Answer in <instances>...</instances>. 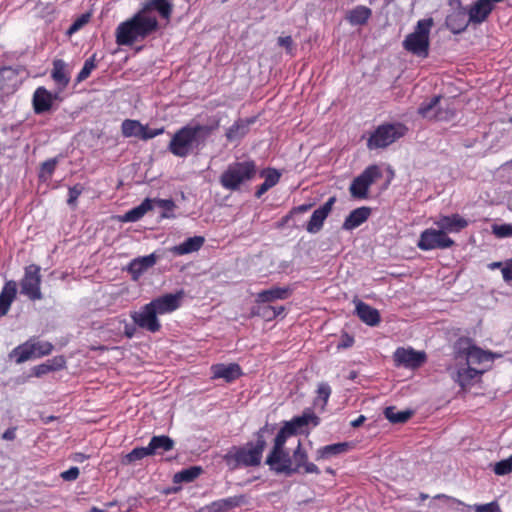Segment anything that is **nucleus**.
I'll use <instances>...</instances> for the list:
<instances>
[{"instance_id": "1", "label": "nucleus", "mask_w": 512, "mask_h": 512, "mask_svg": "<svg viewBox=\"0 0 512 512\" xmlns=\"http://www.w3.org/2000/svg\"><path fill=\"white\" fill-rule=\"evenodd\" d=\"M275 425L266 423L253 434V440L248 441L243 446H234L224 456L228 465L234 463L235 466L257 467L262 462L263 452L267 447L268 438L273 435Z\"/></svg>"}, {"instance_id": "2", "label": "nucleus", "mask_w": 512, "mask_h": 512, "mask_svg": "<svg viewBox=\"0 0 512 512\" xmlns=\"http://www.w3.org/2000/svg\"><path fill=\"white\" fill-rule=\"evenodd\" d=\"M218 126H209L202 124H187L173 134L168 150L171 154L179 158H186L194 151H198L205 144L213 130Z\"/></svg>"}, {"instance_id": "3", "label": "nucleus", "mask_w": 512, "mask_h": 512, "mask_svg": "<svg viewBox=\"0 0 512 512\" xmlns=\"http://www.w3.org/2000/svg\"><path fill=\"white\" fill-rule=\"evenodd\" d=\"M159 27L156 17L143 15L139 11L132 18L120 23L116 29V43L131 46L138 40H144Z\"/></svg>"}, {"instance_id": "4", "label": "nucleus", "mask_w": 512, "mask_h": 512, "mask_svg": "<svg viewBox=\"0 0 512 512\" xmlns=\"http://www.w3.org/2000/svg\"><path fill=\"white\" fill-rule=\"evenodd\" d=\"M257 174V165L254 160L235 161L230 163L219 177L220 185L229 191H238L241 186Z\"/></svg>"}, {"instance_id": "5", "label": "nucleus", "mask_w": 512, "mask_h": 512, "mask_svg": "<svg viewBox=\"0 0 512 512\" xmlns=\"http://www.w3.org/2000/svg\"><path fill=\"white\" fill-rule=\"evenodd\" d=\"M501 357L500 354L483 350L475 345L470 339H460L457 342L454 359L457 362H465L466 365H482L492 363L495 358Z\"/></svg>"}, {"instance_id": "6", "label": "nucleus", "mask_w": 512, "mask_h": 512, "mask_svg": "<svg viewBox=\"0 0 512 512\" xmlns=\"http://www.w3.org/2000/svg\"><path fill=\"white\" fill-rule=\"evenodd\" d=\"M285 444V441L275 437L272 449L266 457L265 464L277 474L291 476L297 472V467H294L290 453L285 448Z\"/></svg>"}, {"instance_id": "7", "label": "nucleus", "mask_w": 512, "mask_h": 512, "mask_svg": "<svg viewBox=\"0 0 512 512\" xmlns=\"http://www.w3.org/2000/svg\"><path fill=\"white\" fill-rule=\"evenodd\" d=\"M432 26V18L419 20L415 31L406 36L403 42L404 48L417 56L426 57L429 48V33Z\"/></svg>"}, {"instance_id": "8", "label": "nucleus", "mask_w": 512, "mask_h": 512, "mask_svg": "<svg viewBox=\"0 0 512 512\" xmlns=\"http://www.w3.org/2000/svg\"><path fill=\"white\" fill-rule=\"evenodd\" d=\"M407 132V127L402 123L383 124L378 126L370 135L367 146L369 149L386 148Z\"/></svg>"}, {"instance_id": "9", "label": "nucleus", "mask_w": 512, "mask_h": 512, "mask_svg": "<svg viewBox=\"0 0 512 512\" xmlns=\"http://www.w3.org/2000/svg\"><path fill=\"white\" fill-rule=\"evenodd\" d=\"M383 176L378 165L368 166L359 176H357L350 184L349 191L353 198H368L369 188L377 180Z\"/></svg>"}, {"instance_id": "10", "label": "nucleus", "mask_w": 512, "mask_h": 512, "mask_svg": "<svg viewBox=\"0 0 512 512\" xmlns=\"http://www.w3.org/2000/svg\"><path fill=\"white\" fill-rule=\"evenodd\" d=\"M41 267L37 264H30L25 267L24 275L20 280L21 293L31 301L41 300Z\"/></svg>"}, {"instance_id": "11", "label": "nucleus", "mask_w": 512, "mask_h": 512, "mask_svg": "<svg viewBox=\"0 0 512 512\" xmlns=\"http://www.w3.org/2000/svg\"><path fill=\"white\" fill-rule=\"evenodd\" d=\"M455 244L440 228H428L421 232L417 247L422 251L447 249Z\"/></svg>"}, {"instance_id": "12", "label": "nucleus", "mask_w": 512, "mask_h": 512, "mask_svg": "<svg viewBox=\"0 0 512 512\" xmlns=\"http://www.w3.org/2000/svg\"><path fill=\"white\" fill-rule=\"evenodd\" d=\"M130 317L135 325L150 333H157L162 328L158 314L150 303L143 305L139 311L131 312Z\"/></svg>"}, {"instance_id": "13", "label": "nucleus", "mask_w": 512, "mask_h": 512, "mask_svg": "<svg viewBox=\"0 0 512 512\" xmlns=\"http://www.w3.org/2000/svg\"><path fill=\"white\" fill-rule=\"evenodd\" d=\"M486 371L485 368L478 369L471 365H466L461 362L455 361V366L452 369V377L454 381L463 389L471 387Z\"/></svg>"}, {"instance_id": "14", "label": "nucleus", "mask_w": 512, "mask_h": 512, "mask_svg": "<svg viewBox=\"0 0 512 512\" xmlns=\"http://www.w3.org/2000/svg\"><path fill=\"white\" fill-rule=\"evenodd\" d=\"M184 296L185 292L183 290H179L176 293H168L154 298L149 303L158 315H164L172 313L180 308Z\"/></svg>"}, {"instance_id": "15", "label": "nucleus", "mask_w": 512, "mask_h": 512, "mask_svg": "<svg viewBox=\"0 0 512 512\" xmlns=\"http://www.w3.org/2000/svg\"><path fill=\"white\" fill-rule=\"evenodd\" d=\"M393 357L397 366H403L410 369L420 367L426 360L425 352L403 347L397 348Z\"/></svg>"}, {"instance_id": "16", "label": "nucleus", "mask_w": 512, "mask_h": 512, "mask_svg": "<svg viewBox=\"0 0 512 512\" xmlns=\"http://www.w3.org/2000/svg\"><path fill=\"white\" fill-rule=\"evenodd\" d=\"M312 419L313 417L311 415L305 413L301 416H296L290 421L284 422V425L280 428L275 437L287 442L288 438L304 432Z\"/></svg>"}, {"instance_id": "17", "label": "nucleus", "mask_w": 512, "mask_h": 512, "mask_svg": "<svg viewBox=\"0 0 512 512\" xmlns=\"http://www.w3.org/2000/svg\"><path fill=\"white\" fill-rule=\"evenodd\" d=\"M434 225L440 228L445 235L459 233L468 226V221L461 215H440L434 221Z\"/></svg>"}, {"instance_id": "18", "label": "nucleus", "mask_w": 512, "mask_h": 512, "mask_svg": "<svg viewBox=\"0 0 512 512\" xmlns=\"http://www.w3.org/2000/svg\"><path fill=\"white\" fill-rule=\"evenodd\" d=\"M58 98L57 94H52L50 91H48L45 87H38L34 94L32 99L33 104V110L35 114H43L47 111H49L52 106L53 102Z\"/></svg>"}, {"instance_id": "19", "label": "nucleus", "mask_w": 512, "mask_h": 512, "mask_svg": "<svg viewBox=\"0 0 512 512\" xmlns=\"http://www.w3.org/2000/svg\"><path fill=\"white\" fill-rule=\"evenodd\" d=\"M212 379H224L227 383H232L242 375L239 364L230 363L228 365L219 363L211 366Z\"/></svg>"}, {"instance_id": "20", "label": "nucleus", "mask_w": 512, "mask_h": 512, "mask_svg": "<svg viewBox=\"0 0 512 512\" xmlns=\"http://www.w3.org/2000/svg\"><path fill=\"white\" fill-rule=\"evenodd\" d=\"M494 5L489 0H477L468 10V18L472 24L483 23L493 11Z\"/></svg>"}, {"instance_id": "21", "label": "nucleus", "mask_w": 512, "mask_h": 512, "mask_svg": "<svg viewBox=\"0 0 512 512\" xmlns=\"http://www.w3.org/2000/svg\"><path fill=\"white\" fill-rule=\"evenodd\" d=\"M247 503L245 495H235L215 500L206 506L208 512H228Z\"/></svg>"}, {"instance_id": "22", "label": "nucleus", "mask_w": 512, "mask_h": 512, "mask_svg": "<svg viewBox=\"0 0 512 512\" xmlns=\"http://www.w3.org/2000/svg\"><path fill=\"white\" fill-rule=\"evenodd\" d=\"M51 78L57 85L58 91L62 92L70 83V71L66 62L62 59H55L53 61V68L51 71Z\"/></svg>"}, {"instance_id": "23", "label": "nucleus", "mask_w": 512, "mask_h": 512, "mask_svg": "<svg viewBox=\"0 0 512 512\" xmlns=\"http://www.w3.org/2000/svg\"><path fill=\"white\" fill-rule=\"evenodd\" d=\"M153 10L157 11L163 19L169 21L173 12V6L168 0H146L139 12L147 15Z\"/></svg>"}, {"instance_id": "24", "label": "nucleus", "mask_w": 512, "mask_h": 512, "mask_svg": "<svg viewBox=\"0 0 512 512\" xmlns=\"http://www.w3.org/2000/svg\"><path fill=\"white\" fill-rule=\"evenodd\" d=\"M157 258L154 254L133 259L128 265V272L133 280H137L144 272L156 264Z\"/></svg>"}, {"instance_id": "25", "label": "nucleus", "mask_w": 512, "mask_h": 512, "mask_svg": "<svg viewBox=\"0 0 512 512\" xmlns=\"http://www.w3.org/2000/svg\"><path fill=\"white\" fill-rule=\"evenodd\" d=\"M17 295V284L14 280L5 282L0 292V317L5 316Z\"/></svg>"}, {"instance_id": "26", "label": "nucleus", "mask_w": 512, "mask_h": 512, "mask_svg": "<svg viewBox=\"0 0 512 512\" xmlns=\"http://www.w3.org/2000/svg\"><path fill=\"white\" fill-rule=\"evenodd\" d=\"M355 311L361 321L369 326H376L380 322L378 310L362 301L356 302Z\"/></svg>"}, {"instance_id": "27", "label": "nucleus", "mask_w": 512, "mask_h": 512, "mask_svg": "<svg viewBox=\"0 0 512 512\" xmlns=\"http://www.w3.org/2000/svg\"><path fill=\"white\" fill-rule=\"evenodd\" d=\"M291 295V290L288 287H272L268 290H263L256 295V303H269L274 300H285Z\"/></svg>"}, {"instance_id": "28", "label": "nucleus", "mask_w": 512, "mask_h": 512, "mask_svg": "<svg viewBox=\"0 0 512 512\" xmlns=\"http://www.w3.org/2000/svg\"><path fill=\"white\" fill-rule=\"evenodd\" d=\"M175 442L167 435L153 436L147 446L150 456L162 454L174 449Z\"/></svg>"}, {"instance_id": "29", "label": "nucleus", "mask_w": 512, "mask_h": 512, "mask_svg": "<svg viewBox=\"0 0 512 512\" xmlns=\"http://www.w3.org/2000/svg\"><path fill=\"white\" fill-rule=\"evenodd\" d=\"M254 119H238L226 131L225 136L229 142L243 138L249 131V126Z\"/></svg>"}, {"instance_id": "30", "label": "nucleus", "mask_w": 512, "mask_h": 512, "mask_svg": "<svg viewBox=\"0 0 512 512\" xmlns=\"http://www.w3.org/2000/svg\"><path fill=\"white\" fill-rule=\"evenodd\" d=\"M371 209L368 207H360L354 209L350 214L346 217L343 223V229L345 230H353L359 227L362 223H364L370 216Z\"/></svg>"}, {"instance_id": "31", "label": "nucleus", "mask_w": 512, "mask_h": 512, "mask_svg": "<svg viewBox=\"0 0 512 512\" xmlns=\"http://www.w3.org/2000/svg\"><path fill=\"white\" fill-rule=\"evenodd\" d=\"M440 96H434L429 101H424L418 108V113L428 119L443 120L446 116L440 112L437 107L440 102Z\"/></svg>"}, {"instance_id": "32", "label": "nucleus", "mask_w": 512, "mask_h": 512, "mask_svg": "<svg viewBox=\"0 0 512 512\" xmlns=\"http://www.w3.org/2000/svg\"><path fill=\"white\" fill-rule=\"evenodd\" d=\"M204 237L194 236L186 239L183 243L174 246L171 251L175 255H185L198 251L204 244Z\"/></svg>"}, {"instance_id": "33", "label": "nucleus", "mask_w": 512, "mask_h": 512, "mask_svg": "<svg viewBox=\"0 0 512 512\" xmlns=\"http://www.w3.org/2000/svg\"><path fill=\"white\" fill-rule=\"evenodd\" d=\"M469 23L471 22L463 11L454 12L446 19L447 27L455 34L463 32Z\"/></svg>"}, {"instance_id": "34", "label": "nucleus", "mask_w": 512, "mask_h": 512, "mask_svg": "<svg viewBox=\"0 0 512 512\" xmlns=\"http://www.w3.org/2000/svg\"><path fill=\"white\" fill-rule=\"evenodd\" d=\"M372 11L365 6H357L347 14V20L351 25H363L371 17Z\"/></svg>"}, {"instance_id": "35", "label": "nucleus", "mask_w": 512, "mask_h": 512, "mask_svg": "<svg viewBox=\"0 0 512 512\" xmlns=\"http://www.w3.org/2000/svg\"><path fill=\"white\" fill-rule=\"evenodd\" d=\"M150 210H152V201L150 198H146L140 205L126 212L123 216V221L136 222Z\"/></svg>"}, {"instance_id": "36", "label": "nucleus", "mask_w": 512, "mask_h": 512, "mask_svg": "<svg viewBox=\"0 0 512 512\" xmlns=\"http://www.w3.org/2000/svg\"><path fill=\"white\" fill-rule=\"evenodd\" d=\"M311 208H312V204H303V205L293 208L287 215H285L284 217L281 218V220L277 224V227L282 228L284 226H289L291 221H293L292 226L299 227V225L297 223L298 221L296 220V218L300 214L309 212L311 210Z\"/></svg>"}, {"instance_id": "37", "label": "nucleus", "mask_w": 512, "mask_h": 512, "mask_svg": "<svg viewBox=\"0 0 512 512\" xmlns=\"http://www.w3.org/2000/svg\"><path fill=\"white\" fill-rule=\"evenodd\" d=\"M144 131V125L138 120L126 119L121 124L122 135L126 138L138 137L142 139V133Z\"/></svg>"}, {"instance_id": "38", "label": "nucleus", "mask_w": 512, "mask_h": 512, "mask_svg": "<svg viewBox=\"0 0 512 512\" xmlns=\"http://www.w3.org/2000/svg\"><path fill=\"white\" fill-rule=\"evenodd\" d=\"M12 356L15 358L17 363H23L31 358H35V347L31 345V342H26L22 345L17 346L12 351Z\"/></svg>"}, {"instance_id": "39", "label": "nucleus", "mask_w": 512, "mask_h": 512, "mask_svg": "<svg viewBox=\"0 0 512 512\" xmlns=\"http://www.w3.org/2000/svg\"><path fill=\"white\" fill-rule=\"evenodd\" d=\"M353 444L350 442H339L322 447V458H331L336 455L344 454L350 451Z\"/></svg>"}, {"instance_id": "40", "label": "nucleus", "mask_w": 512, "mask_h": 512, "mask_svg": "<svg viewBox=\"0 0 512 512\" xmlns=\"http://www.w3.org/2000/svg\"><path fill=\"white\" fill-rule=\"evenodd\" d=\"M294 467H297V472L305 466L306 472L316 471V466L314 464H310L306 466L307 455L304 450L301 448V443L298 441L297 448L293 452V456L291 457Z\"/></svg>"}, {"instance_id": "41", "label": "nucleus", "mask_w": 512, "mask_h": 512, "mask_svg": "<svg viewBox=\"0 0 512 512\" xmlns=\"http://www.w3.org/2000/svg\"><path fill=\"white\" fill-rule=\"evenodd\" d=\"M202 471L203 470L200 466H191L189 468L183 469L175 474L174 482H192L201 475Z\"/></svg>"}, {"instance_id": "42", "label": "nucleus", "mask_w": 512, "mask_h": 512, "mask_svg": "<svg viewBox=\"0 0 512 512\" xmlns=\"http://www.w3.org/2000/svg\"><path fill=\"white\" fill-rule=\"evenodd\" d=\"M385 417L392 423H404L412 415L411 411H397L395 407H387L384 411Z\"/></svg>"}, {"instance_id": "43", "label": "nucleus", "mask_w": 512, "mask_h": 512, "mask_svg": "<svg viewBox=\"0 0 512 512\" xmlns=\"http://www.w3.org/2000/svg\"><path fill=\"white\" fill-rule=\"evenodd\" d=\"M147 456H150L147 447H136L132 449L131 452L125 454L121 458V463L123 465H129L135 461L141 460Z\"/></svg>"}, {"instance_id": "44", "label": "nucleus", "mask_w": 512, "mask_h": 512, "mask_svg": "<svg viewBox=\"0 0 512 512\" xmlns=\"http://www.w3.org/2000/svg\"><path fill=\"white\" fill-rule=\"evenodd\" d=\"M57 164H58L57 158H51V159H48L45 162H43L41 164L40 171H39V179L44 182L51 179L52 175L55 172Z\"/></svg>"}, {"instance_id": "45", "label": "nucleus", "mask_w": 512, "mask_h": 512, "mask_svg": "<svg viewBox=\"0 0 512 512\" xmlns=\"http://www.w3.org/2000/svg\"><path fill=\"white\" fill-rule=\"evenodd\" d=\"M283 311H284L283 306L275 307V306H271V305H266V306L258 307L255 314H257L258 316H261L262 318H264L267 321H271V320L275 319L278 315L283 313Z\"/></svg>"}, {"instance_id": "46", "label": "nucleus", "mask_w": 512, "mask_h": 512, "mask_svg": "<svg viewBox=\"0 0 512 512\" xmlns=\"http://www.w3.org/2000/svg\"><path fill=\"white\" fill-rule=\"evenodd\" d=\"M17 78V71L12 67L0 68V93L5 92L8 88L10 81H15Z\"/></svg>"}, {"instance_id": "47", "label": "nucleus", "mask_w": 512, "mask_h": 512, "mask_svg": "<svg viewBox=\"0 0 512 512\" xmlns=\"http://www.w3.org/2000/svg\"><path fill=\"white\" fill-rule=\"evenodd\" d=\"M96 67H97L96 54H93L91 57H89L84 62L82 69L80 70V72L78 73V75L76 77L77 83H80V82L86 80L90 76L91 72Z\"/></svg>"}, {"instance_id": "48", "label": "nucleus", "mask_w": 512, "mask_h": 512, "mask_svg": "<svg viewBox=\"0 0 512 512\" xmlns=\"http://www.w3.org/2000/svg\"><path fill=\"white\" fill-rule=\"evenodd\" d=\"M152 201V209L155 207V206H158L160 208H162L164 210V212L161 214V217L162 218H171L173 217V215L171 214H168V212H172L176 205L174 203V201L172 199H159V198H154V199H151Z\"/></svg>"}, {"instance_id": "49", "label": "nucleus", "mask_w": 512, "mask_h": 512, "mask_svg": "<svg viewBox=\"0 0 512 512\" xmlns=\"http://www.w3.org/2000/svg\"><path fill=\"white\" fill-rule=\"evenodd\" d=\"M260 176L264 177V182L272 188L279 182L281 174L274 168H268L262 170Z\"/></svg>"}, {"instance_id": "50", "label": "nucleus", "mask_w": 512, "mask_h": 512, "mask_svg": "<svg viewBox=\"0 0 512 512\" xmlns=\"http://www.w3.org/2000/svg\"><path fill=\"white\" fill-rule=\"evenodd\" d=\"M493 471L496 475H507L512 471V455L494 465Z\"/></svg>"}, {"instance_id": "51", "label": "nucleus", "mask_w": 512, "mask_h": 512, "mask_svg": "<svg viewBox=\"0 0 512 512\" xmlns=\"http://www.w3.org/2000/svg\"><path fill=\"white\" fill-rule=\"evenodd\" d=\"M306 230L310 233H317L320 230V207L313 211L310 220L306 224Z\"/></svg>"}, {"instance_id": "52", "label": "nucleus", "mask_w": 512, "mask_h": 512, "mask_svg": "<svg viewBox=\"0 0 512 512\" xmlns=\"http://www.w3.org/2000/svg\"><path fill=\"white\" fill-rule=\"evenodd\" d=\"M492 232L498 238L512 237V224H495L492 226Z\"/></svg>"}, {"instance_id": "53", "label": "nucleus", "mask_w": 512, "mask_h": 512, "mask_svg": "<svg viewBox=\"0 0 512 512\" xmlns=\"http://www.w3.org/2000/svg\"><path fill=\"white\" fill-rule=\"evenodd\" d=\"M84 188L81 184H75L69 188L67 203L70 206H76L79 196L82 194Z\"/></svg>"}, {"instance_id": "54", "label": "nucleus", "mask_w": 512, "mask_h": 512, "mask_svg": "<svg viewBox=\"0 0 512 512\" xmlns=\"http://www.w3.org/2000/svg\"><path fill=\"white\" fill-rule=\"evenodd\" d=\"M31 345L35 347L36 357L48 355L53 350V345L50 342H31Z\"/></svg>"}, {"instance_id": "55", "label": "nucleus", "mask_w": 512, "mask_h": 512, "mask_svg": "<svg viewBox=\"0 0 512 512\" xmlns=\"http://www.w3.org/2000/svg\"><path fill=\"white\" fill-rule=\"evenodd\" d=\"M466 507L469 510H475V512H489L491 510H499V506L496 502H490L487 504L466 505Z\"/></svg>"}, {"instance_id": "56", "label": "nucleus", "mask_w": 512, "mask_h": 512, "mask_svg": "<svg viewBox=\"0 0 512 512\" xmlns=\"http://www.w3.org/2000/svg\"><path fill=\"white\" fill-rule=\"evenodd\" d=\"M89 20L88 14H83L79 18H77L69 27L68 34H73L81 29Z\"/></svg>"}, {"instance_id": "57", "label": "nucleus", "mask_w": 512, "mask_h": 512, "mask_svg": "<svg viewBox=\"0 0 512 512\" xmlns=\"http://www.w3.org/2000/svg\"><path fill=\"white\" fill-rule=\"evenodd\" d=\"M164 133V127L151 129L147 125H144V131L142 133V140H149L156 136Z\"/></svg>"}, {"instance_id": "58", "label": "nucleus", "mask_w": 512, "mask_h": 512, "mask_svg": "<svg viewBox=\"0 0 512 512\" xmlns=\"http://www.w3.org/2000/svg\"><path fill=\"white\" fill-rule=\"evenodd\" d=\"M79 474H80L79 468L76 466H73L70 469L63 471L60 474V477L64 481H75L79 477Z\"/></svg>"}, {"instance_id": "59", "label": "nucleus", "mask_w": 512, "mask_h": 512, "mask_svg": "<svg viewBox=\"0 0 512 512\" xmlns=\"http://www.w3.org/2000/svg\"><path fill=\"white\" fill-rule=\"evenodd\" d=\"M48 363H50L51 371H57L65 367L66 361L64 357L59 356L48 360Z\"/></svg>"}, {"instance_id": "60", "label": "nucleus", "mask_w": 512, "mask_h": 512, "mask_svg": "<svg viewBox=\"0 0 512 512\" xmlns=\"http://www.w3.org/2000/svg\"><path fill=\"white\" fill-rule=\"evenodd\" d=\"M278 45L284 47L288 53H292L293 40L291 36L279 37Z\"/></svg>"}, {"instance_id": "61", "label": "nucleus", "mask_w": 512, "mask_h": 512, "mask_svg": "<svg viewBox=\"0 0 512 512\" xmlns=\"http://www.w3.org/2000/svg\"><path fill=\"white\" fill-rule=\"evenodd\" d=\"M354 344V338L348 334L341 337V340L337 344L338 349H346Z\"/></svg>"}, {"instance_id": "62", "label": "nucleus", "mask_w": 512, "mask_h": 512, "mask_svg": "<svg viewBox=\"0 0 512 512\" xmlns=\"http://www.w3.org/2000/svg\"><path fill=\"white\" fill-rule=\"evenodd\" d=\"M35 375L40 377L51 372L50 363L48 361L46 363L40 364L34 368Z\"/></svg>"}, {"instance_id": "63", "label": "nucleus", "mask_w": 512, "mask_h": 512, "mask_svg": "<svg viewBox=\"0 0 512 512\" xmlns=\"http://www.w3.org/2000/svg\"><path fill=\"white\" fill-rule=\"evenodd\" d=\"M16 430L17 428L16 427H10L8 428L3 434H2V439L4 440H8V441H13L15 438H16Z\"/></svg>"}, {"instance_id": "64", "label": "nucleus", "mask_w": 512, "mask_h": 512, "mask_svg": "<svg viewBox=\"0 0 512 512\" xmlns=\"http://www.w3.org/2000/svg\"><path fill=\"white\" fill-rule=\"evenodd\" d=\"M136 326L137 325H132V324H126L125 327H124V335L128 338V339H131L135 336V333H136Z\"/></svg>"}]
</instances>
